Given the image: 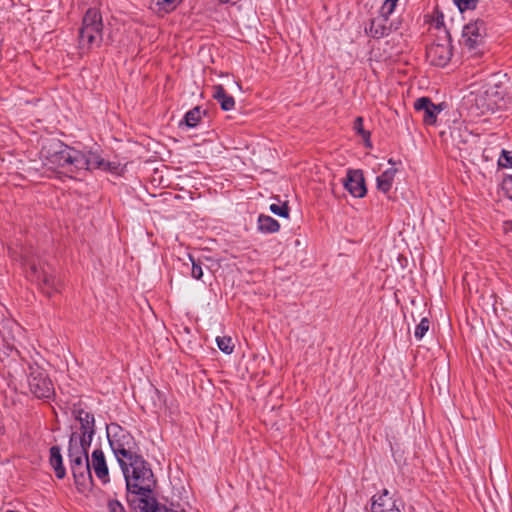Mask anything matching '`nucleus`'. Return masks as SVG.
<instances>
[{
    "label": "nucleus",
    "instance_id": "7ed1b4c3",
    "mask_svg": "<svg viewBox=\"0 0 512 512\" xmlns=\"http://www.w3.org/2000/svg\"><path fill=\"white\" fill-rule=\"evenodd\" d=\"M90 446H80L69 443L68 457L70 468L74 477L77 489L83 492L92 486V472H90V461L88 449Z\"/></svg>",
    "mask_w": 512,
    "mask_h": 512
},
{
    "label": "nucleus",
    "instance_id": "f704fd0d",
    "mask_svg": "<svg viewBox=\"0 0 512 512\" xmlns=\"http://www.w3.org/2000/svg\"><path fill=\"white\" fill-rule=\"evenodd\" d=\"M234 84H235V86H236L239 90H241V86H240V84H239V83L234 82Z\"/></svg>",
    "mask_w": 512,
    "mask_h": 512
},
{
    "label": "nucleus",
    "instance_id": "6e6552de",
    "mask_svg": "<svg viewBox=\"0 0 512 512\" xmlns=\"http://www.w3.org/2000/svg\"><path fill=\"white\" fill-rule=\"evenodd\" d=\"M23 261L26 265L29 266L30 272L29 277L32 281L37 282L41 285V289L45 294L50 296L52 293L58 291V286L60 285V279L56 278L51 273V269L46 265H37L34 261H30L27 259V256H24Z\"/></svg>",
    "mask_w": 512,
    "mask_h": 512
},
{
    "label": "nucleus",
    "instance_id": "f8f14e48",
    "mask_svg": "<svg viewBox=\"0 0 512 512\" xmlns=\"http://www.w3.org/2000/svg\"><path fill=\"white\" fill-rule=\"evenodd\" d=\"M426 56L428 61L438 67L446 66L452 57V48L448 39L443 42L431 44L427 48Z\"/></svg>",
    "mask_w": 512,
    "mask_h": 512
},
{
    "label": "nucleus",
    "instance_id": "2f4dec72",
    "mask_svg": "<svg viewBox=\"0 0 512 512\" xmlns=\"http://www.w3.org/2000/svg\"><path fill=\"white\" fill-rule=\"evenodd\" d=\"M108 509L109 512H125L122 504L117 500H109Z\"/></svg>",
    "mask_w": 512,
    "mask_h": 512
},
{
    "label": "nucleus",
    "instance_id": "bb28decb",
    "mask_svg": "<svg viewBox=\"0 0 512 512\" xmlns=\"http://www.w3.org/2000/svg\"><path fill=\"white\" fill-rule=\"evenodd\" d=\"M371 31L374 33V36L383 37L389 34L390 27H387L375 20L372 22Z\"/></svg>",
    "mask_w": 512,
    "mask_h": 512
},
{
    "label": "nucleus",
    "instance_id": "0eeeda50",
    "mask_svg": "<svg viewBox=\"0 0 512 512\" xmlns=\"http://www.w3.org/2000/svg\"><path fill=\"white\" fill-rule=\"evenodd\" d=\"M485 36L486 25L483 20L477 19L464 26L461 44L471 56H477L481 53Z\"/></svg>",
    "mask_w": 512,
    "mask_h": 512
},
{
    "label": "nucleus",
    "instance_id": "393cba45",
    "mask_svg": "<svg viewBox=\"0 0 512 512\" xmlns=\"http://www.w3.org/2000/svg\"><path fill=\"white\" fill-rule=\"evenodd\" d=\"M469 136L470 133L466 129L462 131L460 128H453V130L451 131L452 140L456 145L466 143L468 141Z\"/></svg>",
    "mask_w": 512,
    "mask_h": 512
},
{
    "label": "nucleus",
    "instance_id": "b1692460",
    "mask_svg": "<svg viewBox=\"0 0 512 512\" xmlns=\"http://www.w3.org/2000/svg\"><path fill=\"white\" fill-rule=\"evenodd\" d=\"M399 0H385L380 8L381 17L387 21L388 17L394 12Z\"/></svg>",
    "mask_w": 512,
    "mask_h": 512
},
{
    "label": "nucleus",
    "instance_id": "cd10ccee",
    "mask_svg": "<svg viewBox=\"0 0 512 512\" xmlns=\"http://www.w3.org/2000/svg\"><path fill=\"white\" fill-rule=\"evenodd\" d=\"M429 324V320L427 318H423L420 321V323L416 326L414 336L418 340H421L424 337V335L428 332Z\"/></svg>",
    "mask_w": 512,
    "mask_h": 512
},
{
    "label": "nucleus",
    "instance_id": "c85d7f7f",
    "mask_svg": "<svg viewBox=\"0 0 512 512\" xmlns=\"http://www.w3.org/2000/svg\"><path fill=\"white\" fill-rule=\"evenodd\" d=\"M189 259L192 263L191 275L193 278L199 280L203 276L202 263L200 260L196 261L191 255H189Z\"/></svg>",
    "mask_w": 512,
    "mask_h": 512
},
{
    "label": "nucleus",
    "instance_id": "9d476101",
    "mask_svg": "<svg viewBox=\"0 0 512 512\" xmlns=\"http://www.w3.org/2000/svg\"><path fill=\"white\" fill-rule=\"evenodd\" d=\"M127 500L134 512H160L163 508H158L156 500L151 492L128 491Z\"/></svg>",
    "mask_w": 512,
    "mask_h": 512
},
{
    "label": "nucleus",
    "instance_id": "7c9ffc66",
    "mask_svg": "<svg viewBox=\"0 0 512 512\" xmlns=\"http://www.w3.org/2000/svg\"><path fill=\"white\" fill-rule=\"evenodd\" d=\"M270 211L281 217H288L289 215V209L286 204L278 205V204H271L270 205Z\"/></svg>",
    "mask_w": 512,
    "mask_h": 512
},
{
    "label": "nucleus",
    "instance_id": "20e7f679",
    "mask_svg": "<svg viewBox=\"0 0 512 512\" xmlns=\"http://www.w3.org/2000/svg\"><path fill=\"white\" fill-rule=\"evenodd\" d=\"M107 436L119 465L125 464L139 455V448L134 437L119 425L111 424L107 428Z\"/></svg>",
    "mask_w": 512,
    "mask_h": 512
},
{
    "label": "nucleus",
    "instance_id": "39448f33",
    "mask_svg": "<svg viewBox=\"0 0 512 512\" xmlns=\"http://www.w3.org/2000/svg\"><path fill=\"white\" fill-rule=\"evenodd\" d=\"M102 30L103 22L100 12L96 9H88L79 32L80 48L88 50L93 46H99L102 42Z\"/></svg>",
    "mask_w": 512,
    "mask_h": 512
},
{
    "label": "nucleus",
    "instance_id": "2eb2a0df",
    "mask_svg": "<svg viewBox=\"0 0 512 512\" xmlns=\"http://www.w3.org/2000/svg\"><path fill=\"white\" fill-rule=\"evenodd\" d=\"M414 108L417 112L423 114V122L426 125H433L436 122L437 115L441 109L432 103L427 97L418 98L414 102Z\"/></svg>",
    "mask_w": 512,
    "mask_h": 512
},
{
    "label": "nucleus",
    "instance_id": "9b49d317",
    "mask_svg": "<svg viewBox=\"0 0 512 512\" xmlns=\"http://www.w3.org/2000/svg\"><path fill=\"white\" fill-rule=\"evenodd\" d=\"M77 160H81L82 164H77L76 171L92 169L115 171L117 169L115 163L105 161L99 154L92 151L88 153L78 151Z\"/></svg>",
    "mask_w": 512,
    "mask_h": 512
},
{
    "label": "nucleus",
    "instance_id": "6ab92c4d",
    "mask_svg": "<svg viewBox=\"0 0 512 512\" xmlns=\"http://www.w3.org/2000/svg\"><path fill=\"white\" fill-rule=\"evenodd\" d=\"M396 173L397 169L391 167L380 174L376 179L377 189L383 193L389 192L393 185Z\"/></svg>",
    "mask_w": 512,
    "mask_h": 512
},
{
    "label": "nucleus",
    "instance_id": "423d86ee",
    "mask_svg": "<svg viewBox=\"0 0 512 512\" xmlns=\"http://www.w3.org/2000/svg\"><path fill=\"white\" fill-rule=\"evenodd\" d=\"M72 414L80 423V432H73L70 436L69 443L79 444L80 446H91L95 434V419L93 414L76 405H74Z\"/></svg>",
    "mask_w": 512,
    "mask_h": 512
},
{
    "label": "nucleus",
    "instance_id": "c9c22d12",
    "mask_svg": "<svg viewBox=\"0 0 512 512\" xmlns=\"http://www.w3.org/2000/svg\"><path fill=\"white\" fill-rule=\"evenodd\" d=\"M221 3H228L230 2L231 0H219Z\"/></svg>",
    "mask_w": 512,
    "mask_h": 512
},
{
    "label": "nucleus",
    "instance_id": "1a4fd4ad",
    "mask_svg": "<svg viewBox=\"0 0 512 512\" xmlns=\"http://www.w3.org/2000/svg\"><path fill=\"white\" fill-rule=\"evenodd\" d=\"M30 370L28 377L30 392L37 398H49L54 393V388L47 374L39 367H31Z\"/></svg>",
    "mask_w": 512,
    "mask_h": 512
},
{
    "label": "nucleus",
    "instance_id": "72a5a7b5",
    "mask_svg": "<svg viewBox=\"0 0 512 512\" xmlns=\"http://www.w3.org/2000/svg\"><path fill=\"white\" fill-rule=\"evenodd\" d=\"M503 156L506 161V164H503V165L512 167V155H510L509 152H507V151H503Z\"/></svg>",
    "mask_w": 512,
    "mask_h": 512
},
{
    "label": "nucleus",
    "instance_id": "c756f323",
    "mask_svg": "<svg viewBox=\"0 0 512 512\" xmlns=\"http://www.w3.org/2000/svg\"><path fill=\"white\" fill-rule=\"evenodd\" d=\"M460 11L471 10L476 8L478 0H453Z\"/></svg>",
    "mask_w": 512,
    "mask_h": 512
},
{
    "label": "nucleus",
    "instance_id": "f03ea898",
    "mask_svg": "<svg viewBox=\"0 0 512 512\" xmlns=\"http://www.w3.org/2000/svg\"><path fill=\"white\" fill-rule=\"evenodd\" d=\"M78 150L71 148L60 141H52L41 150L44 165L49 169L62 168L67 172H76Z\"/></svg>",
    "mask_w": 512,
    "mask_h": 512
},
{
    "label": "nucleus",
    "instance_id": "4468645a",
    "mask_svg": "<svg viewBox=\"0 0 512 512\" xmlns=\"http://www.w3.org/2000/svg\"><path fill=\"white\" fill-rule=\"evenodd\" d=\"M90 461V472L93 470L96 477L101 480L102 483H108L109 482V470L106 463V459L104 456V453L101 449H95L92 452L91 457L89 458Z\"/></svg>",
    "mask_w": 512,
    "mask_h": 512
},
{
    "label": "nucleus",
    "instance_id": "f3484780",
    "mask_svg": "<svg viewBox=\"0 0 512 512\" xmlns=\"http://www.w3.org/2000/svg\"><path fill=\"white\" fill-rule=\"evenodd\" d=\"M212 97L220 104L221 109L224 111L233 110L235 107V100L230 96L222 85H214L212 87Z\"/></svg>",
    "mask_w": 512,
    "mask_h": 512
},
{
    "label": "nucleus",
    "instance_id": "f257e3e1",
    "mask_svg": "<svg viewBox=\"0 0 512 512\" xmlns=\"http://www.w3.org/2000/svg\"><path fill=\"white\" fill-rule=\"evenodd\" d=\"M120 467L126 480L127 491H153L156 484L154 474L140 454Z\"/></svg>",
    "mask_w": 512,
    "mask_h": 512
},
{
    "label": "nucleus",
    "instance_id": "473e14b6",
    "mask_svg": "<svg viewBox=\"0 0 512 512\" xmlns=\"http://www.w3.org/2000/svg\"><path fill=\"white\" fill-rule=\"evenodd\" d=\"M504 188L506 192L508 193L509 197L512 199V175L508 176L504 180Z\"/></svg>",
    "mask_w": 512,
    "mask_h": 512
},
{
    "label": "nucleus",
    "instance_id": "dca6fc26",
    "mask_svg": "<svg viewBox=\"0 0 512 512\" xmlns=\"http://www.w3.org/2000/svg\"><path fill=\"white\" fill-rule=\"evenodd\" d=\"M371 512H402L396 501L389 496V492L384 490L379 496H374L371 506Z\"/></svg>",
    "mask_w": 512,
    "mask_h": 512
},
{
    "label": "nucleus",
    "instance_id": "aec40b11",
    "mask_svg": "<svg viewBox=\"0 0 512 512\" xmlns=\"http://www.w3.org/2000/svg\"><path fill=\"white\" fill-rule=\"evenodd\" d=\"M258 228L264 233H274L280 228L277 220L268 215H260L258 218Z\"/></svg>",
    "mask_w": 512,
    "mask_h": 512
},
{
    "label": "nucleus",
    "instance_id": "4be33fe9",
    "mask_svg": "<svg viewBox=\"0 0 512 512\" xmlns=\"http://www.w3.org/2000/svg\"><path fill=\"white\" fill-rule=\"evenodd\" d=\"M200 119L201 111L199 107H195L185 114L183 121L187 127L193 128L199 123Z\"/></svg>",
    "mask_w": 512,
    "mask_h": 512
},
{
    "label": "nucleus",
    "instance_id": "5701e85b",
    "mask_svg": "<svg viewBox=\"0 0 512 512\" xmlns=\"http://www.w3.org/2000/svg\"><path fill=\"white\" fill-rule=\"evenodd\" d=\"M216 343L218 348L226 354H231L234 350V343L231 337L218 336L216 338Z\"/></svg>",
    "mask_w": 512,
    "mask_h": 512
},
{
    "label": "nucleus",
    "instance_id": "412c9836",
    "mask_svg": "<svg viewBox=\"0 0 512 512\" xmlns=\"http://www.w3.org/2000/svg\"><path fill=\"white\" fill-rule=\"evenodd\" d=\"M183 0H151L154 9L158 13H169L176 9V7Z\"/></svg>",
    "mask_w": 512,
    "mask_h": 512
},
{
    "label": "nucleus",
    "instance_id": "ddd939ff",
    "mask_svg": "<svg viewBox=\"0 0 512 512\" xmlns=\"http://www.w3.org/2000/svg\"><path fill=\"white\" fill-rule=\"evenodd\" d=\"M343 185L353 197L362 198L367 193L364 176L361 170L349 169L343 180Z\"/></svg>",
    "mask_w": 512,
    "mask_h": 512
},
{
    "label": "nucleus",
    "instance_id": "a211bd4d",
    "mask_svg": "<svg viewBox=\"0 0 512 512\" xmlns=\"http://www.w3.org/2000/svg\"><path fill=\"white\" fill-rule=\"evenodd\" d=\"M51 467L54 469L57 478L62 479L66 475V470L63 466V459L61 450L58 446H52L50 448V459Z\"/></svg>",
    "mask_w": 512,
    "mask_h": 512
},
{
    "label": "nucleus",
    "instance_id": "a878e982",
    "mask_svg": "<svg viewBox=\"0 0 512 512\" xmlns=\"http://www.w3.org/2000/svg\"><path fill=\"white\" fill-rule=\"evenodd\" d=\"M354 130L363 137V139L365 140L366 144L368 146H371L370 144V133L366 130H364L363 128V119L362 117H357L354 121V126H353Z\"/></svg>",
    "mask_w": 512,
    "mask_h": 512
}]
</instances>
